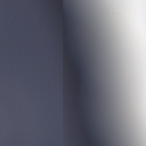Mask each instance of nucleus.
Instances as JSON below:
<instances>
[{"label":"nucleus","instance_id":"f257e3e1","mask_svg":"<svg viewBox=\"0 0 146 146\" xmlns=\"http://www.w3.org/2000/svg\"><path fill=\"white\" fill-rule=\"evenodd\" d=\"M60 3H61L62 2V0H59Z\"/></svg>","mask_w":146,"mask_h":146}]
</instances>
